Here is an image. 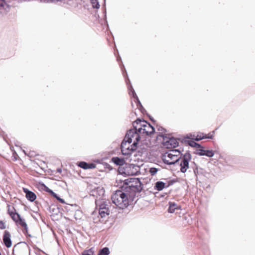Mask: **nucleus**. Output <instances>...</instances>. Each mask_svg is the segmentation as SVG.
I'll return each mask as SVG.
<instances>
[{
  "instance_id": "a211bd4d",
  "label": "nucleus",
  "mask_w": 255,
  "mask_h": 255,
  "mask_svg": "<svg viewBox=\"0 0 255 255\" xmlns=\"http://www.w3.org/2000/svg\"><path fill=\"white\" fill-rule=\"evenodd\" d=\"M178 206L175 202H170L169 203V208L168 211L169 213H173L175 212L176 209H177Z\"/></svg>"
},
{
  "instance_id": "c85d7f7f",
  "label": "nucleus",
  "mask_w": 255,
  "mask_h": 255,
  "mask_svg": "<svg viewBox=\"0 0 255 255\" xmlns=\"http://www.w3.org/2000/svg\"><path fill=\"white\" fill-rule=\"evenodd\" d=\"M17 215H19V214L16 212H14V213L10 212V217L13 220V221H14L15 223L17 222V219H18Z\"/></svg>"
},
{
  "instance_id": "b1692460",
  "label": "nucleus",
  "mask_w": 255,
  "mask_h": 255,
  "mask_svg": "<svg viewBox=\"0 0 255 255\" xmlns=\"http://www.w3.org/2000/svg\"><path fill=\"white\" fill-rule=\"evenodd\" d=\"M134 137H135V140H134L133 143L129 146L130 147V150H131L132 152L135 151L136 149L137 143L139 141L137 140V136H134Z\"/></svg>"
},
{
  "instance_id": "c03bdc74",
  "label": "nucleus",
  "mask_w": 255,
  "mask_h": 255,
  "mask_svg": "<svg viewBox=\"0 0 255 255\" xmlns=\"http://www.w3.org/2000/svg\"><path fill=\"white\" fill-rule=\"evenodd\" d=\"M117 60L118 61H121L122 60L120 56H119L118 57H117Z\"/></svg>"
},
{
  "instance_id": "e433bc0d",
  "label": "nucleus",
  "mask_w": 255,
  "mask_h": 255,
  "mask_svg": "<svg viewBox=\"0 0 255 255\" xmlns=\"http://www.w3.org/2000/svg\"><path fill=\"white\" fill-rule=\"evenodd\" d=\"M55 198L61 203L64 204L65 203L64 200L61 198L59 196H58V195H56Z\"/></svg>"
},
{
  "instance_id": "cd10ccee",
  "label": "nucleus",
  "mask_w": 255,
  "mask_h": 255,
  "mask_svg": "<svg viewBox=\"0 0 255 255\" xmlns=\"http://www.w3.org/2000/svg\"><path fill=\"white\" fill-rule=\"evenodd\" d=\"M78 166L83 168V169H88V163L85 162V161H81V162H79L78 164Z\"/></svg>"
},
{
  "instance_id": "412c9836",
  "label": "nucleus",
  "mask_w": 255,
  "mask_h": 255,
  "mask_svg": "<svg viewBox=\"0 0 255 255\" xmlns=\"http://www.w3.org/2000/svg\"><path fill=\"white\" fill-rule=\"evenodd\" d=\"M165 153L170 154H174V156H182L184 154L181 153L180 151L178 149H172L170 150L168 152H165Z\"/></svg>"
},
{
  "instance_id": "bb28decb",
  "label": "nucleus",
  "mask_w": 255,
  "mask_h": 255,
  "mask_svg": "<svg viewBox=\"0 0 255 255\" xmlns=\"http://www.w3.org/2000/svg\"><path fill=\"white\" fill-rule=\"evenodd\" d=\"M122 154L125 155H130L132 153L131 150H130V146H128L127 148H125V149H123V151H122Z\"/></svg>"
},
{
  "instance_id": "423d86ee",
  "label": "nucleus",
  "mask_w": 255,
  "mask_h": 255,
  "mask_svg": "<svg viewBox=\"0 0 255 255\" xmlns=\"http://www.w3.org/2000/svg\"><path fill=\"white\" fill-rule=\"evenodd\" d=\"M97 207H99V214L101 218H105L110 214V207L111 205L108 201L104 200L96 201Z\"/></svg>"
},
{
  "instance_id": "1a4fd4ad",
  "label": "nucleus",
  "mask_w": 255,
  "mask_h": 255,
  "mask_svg": "<svg viewBox=\"0 0 255 255\" xmlns=\"http://www.w3.org/2000/svg\"><path fill=\"white\" fill-rule=\"evenodd\" d=\"M174 154L164 153L162 155V159L163 162L167 165H176L180 161L181 156H174Z\"/></svg>"
},
{
  "instance_id": "6ab92c4d",
  "label": "nucleus",
  "mask_w": 255,
  "mask_h": 255,
  "mask_svg": "<svg viewBox=\"0 0 255 255\" xmlns=\"http://www.w3.org/2000/svg\"><path fill=\"white\" fill-rule=\"evenodd\" d=\"M9 9V5L6 3L4 0H0V12L2 10L8 11Z\"/></svg>"
},
{
  "instance_id": "f3484780",
  "label": "nucleus",
  "mask_w": 255,
  "mask_h": 255,
  "mask_svg": "<svg viewBox=\"0 0 255 255\" xmlns=\"http://www.w3.org/2000/svg\"><path fill=\"white\" fill-rule=\"evenodd\" d=\"M112 160L115 164L120 166H123L125 164H127L123 158L119 157H114L112 158Z\"/></svg>"
},
{
  "instance_id": "4468645a",
  "label": "nucleus",
  "mask_w": 255,
  "mask_h": 255,
  "mask_svg": "<svg viewBox=\"0 0 255 255\" xmlns=\"http://www.w3.org/2000/svg\"><path fill=\"white\" fill-rule=\"evenodd\" d=\"M17 218L18 219L16 223L24 228L23 232L26 234L28 232V228L25 220L21 217L20 215H17Z\"/></svg>"
},
{
  "instance_id": "0eeeda50",
  "label": "nucleus",
  "mask_w": 255,
  "mask_h": 255,
  "mask_svg": "<svg viewBox=\"0 0 255 255\" xmlns=\"http://www.w3.org/2000/svg\"><path fill=\"white\" fill-rule=\"evenodd\" d=\"M192 158V155L189 151H187L180 158V161L177 165L180 167V171L181 172L184 173L189 168V162Z\"/></svg>"
},
{
  "instance_id": "f03ea898",
  "label": "nucleus",
  "mask_w": 255,
  "mask_h": 255,
  "mask_svg": "<svg viewBox=\"0 0 255 255\" xmlns=\"http://www.w3.org/2000/svg\"><path fill=\"white\" fill-rule=\"evenodd\" d=\"M128 197H129V195L127 192L120 189L112 195L111 199L113 203L118 207L123 209L127 208L129 204Z\"/></svg>"
},
{
  "instance_id": "ddd939ff",
  "label": "nucleus",
  "mask_w": 255,
  "mask_h": 255,
  "mask_svg": "<svg viewBox=\"0 0 255 255\" xmlns=\"http://www.w3.org/2000/svg\"><path fill=\"white\" fill-rule=\"evenodd\" d=\"M23 191L25 193L26 198L28 201L33 202L36 199V196L34 192L25 188H23Z\"/></svg>"
},
{
  "instance_id": "5701e85b",
  "label": "nucleus",
  "mask_w": 255,
  "mask_h": 255,
  "mask_svg": "<svg viewBox=\"0 0 255 255\" xmlns=\"http://www.w3.org/2000/svg\"><path fill=\"white\" fill-rule=\"evenodd\" d=\"M188 143L191 147H196V148L202 147V146L201 145H200L199 143L195 142L193 140H188Z\"/></svg>"
},
{
  "instance_id": "de8ad7c7",
  "label": "nucleus",
  "mask_w": 255,
  "mask_h": 255,
  "mask_svg": "<svg viewBox=\"0 0 255 255\" xmlns=\"http://www.w3.org/2000/svg\"><path fill=\"white\" fill-rule=\"evenodd\" d=\"M15 247H16V245H15V246H14V248H13V252H12V253H13V252H14V248H15Z\"/></svg>"
},
{
  "instance_id": "c756f323",
  "label": "nucleus",
  "mask_w": 255,
  "mask_h": 255,
  "mask_svg": "<svg viewBox=\"0 0 255 255\" xmlns=\"http://www.w3.org/2000/svg\"><path fill=\"white\" fill-rule=\"evenodd\" d=\"M203 139H205V135L203 133H200L194 138L195 141H199Z\"/></svg>"
},
{
  "instance_id": "6e6552de",
  "label": "nucleus",
  "mask_w": 255,
  "mask_h": 255,
  "mask_svg": "<svg viewBox=\"0 0 255 255\" xmlns=\"http://www.w3.org/2000/svg\"><path fill=\"white\" fill-rule=\"evenodd\" d=\"M162 137V143L167 148H175L178 146L177 139L173 137L167 136L165 134L160 135Z\"/></svg>"
},
{
  "instance_id": "7c9ffc66",
  "label": "nucleus",
  "mask_w": 255,
  "mask_h": 255,
  "mask_svg": "<svg viewBox=\"0 0 255 255\" xmlns=\"http://www.w3.org/2000/svg\"><path fill=\"white\" fill-rule=\"evenodd\" d=\"M214 155V152L212 150H205L204 155L209 157H212Z\"/></svg>"
},
{
  "instance_id": "473e14b6",
  "label": "nucleus",
  "mask_w": 255,
  "mask_h": 255,
  "mask_svg": "<svg viewBox=\"0 0 255 255\" xmlns=\"http://www.w3.org/2000/svg\"><path fill=\"white\" fill-rule=\"evenodd\" d=\"M82 255H94V252L92 249L84 251L82 253Z\"/></svg>"
},
{
  "instance_id": "aec40b11",
  "label": "nucleus",
  "mask_w": 255,
  "mask_h": 255,
  "mask_svg": "<svg viewBox=\"0 0 255 255\" xmlns=\"http://www.w3.org/2000/svg\"><path fill=\"white\" fill-rule=\"evenodd\" d=\"M165 183L162 181H157L155 183L154 189L157 191H161L165 187Z\"/></svg>"
},
{
  "instance_id": "20e7f679",
  "label": "nucleus",
  "mask_w": 255,
  "mask_h": 255,
  "mask_svg": "<svg viewBox=\"0 0 255 255\" xmlns=\"http://www.w3.org/2000/svg\"><path fill=\"white\" fill-rule=\"evenodd\" d=\"M142 122L140 119L138 118L136 121L132 123L133 128L127 131V137L129 136L133 138L134 136H137V140H140V136L142 129Z\"/></svg>"
},
{
  "instance_id": "79ce46f5",
  "label": "nucleus",
  "mask_w": 255,
  "mask_h": 255,
  "mask_svg": "<svg viewBox=\"0 0 255 255\" xmlns=\"http://www.w3.org/2000/svg\"><path fill=\"white\" fill-rule=\"evenodd\" d=\"M51 195H52L53 197L55 198L56 195H57L55 192H54L53 191L51 192V193L50 194Z\"/></svg>"
},
{
  "instance_id": "ea45409f",
  "label": "nucleus",
  "mask_w": 255,
  "mask_h": 255,
  "mask_svg": "<svg viewBox=\"0 0 255 255\" xmlns=\"http://www.w3.org/2000/svg\"><path fill=\"white\" fill-rule=\"evenodd\" d=\"M44 190L45 191H46L47 192L49 193V194H50L51 193V192H52V190H51L50 189H49L48 187H47L46 186L44 185Z\"/></svg>"
},
{
  "instance_id": "09e8293b",
  "label": "nucleus",
  "mask_w": 255,
  "mask_h": 255,
  "mask_svg": "<svg viewBox=\"0 0 255 255\" xmlns=\"http://www.w3.org/2000/svg\"><path fill=\"white\" fill-rule=\"evenodd\" d=\"M53 212H55V210H54V209H53Z\"/></svg>"
},
{
  "instance_id": "72a5a7b5",
  "label": "nucleus",
  "mask_w": 255,
  "mask_h": 255,
  "mask_svg": "<svg viewBox=\"0 0 255 255\" xmlns=\"http://www.w3.org/2000/svg\"><path fill=\"white\" fill-rule=\"evenodd\" d=\"M157 129L160 131V134L158 135L159 136H160V135L163 134V133L166 131V129L161 127H159Z\"/></svg>"
},
{
  "instance_id": "8fccbe9b",
  "label": "nucleus",
  "mask_w": 255,
  "mask_h": 255,
  "mask_svg": "<svg viewBox=\"0 0 255 255\" xmlns=\"http://www.w3.org/2000/svg\"><path fill=\"white\" fill-rule=\"evenodd\" d=\"M53 212H55V210H54V209H53Z\"/></svg>"
},
{
  "instance_id": "2eb2a0df",
  "label": "nucleus",
  "mask_w": 255,
  "mask_h": 255,
  "mask_svg": "<svg viewBox=\"0 0 255 255\" xmlns=\"http://www.w3.org/2000/svg\"><path fill=\"white\" fill-rule=\"evenodd\" d=\"M132 137L130 136L128 137H127V134L125 135V138L124 140L122 141L121 143V151H123V149H125V148H127L128 146H129V144L131 143L132 139Z\"/></svg>"
},
{
  "instance_id": "a19ab883",
  "label": "nucleus",
  "mask_w": 255,
  "mask_h": 255,
  "mask_svg": "<svg viewBox=\"0 0 255 255\" xmlns=\"http://www.w3.org/2000/svg\"><path fill=\"white\" fill-rule=\"evenodd\" d=\"M104 18L105 19V21L106 23H107V12H106V8H105L104 10Z\"/></svg>"
},
{
  "instance_id": "f257e3e1",
  "label": "nucleus",
  "mask_w": 255,
  "mask_h": 255,
  "mask_svg": "<svg viewBox=\"0 0 255 255\" xmlns=\"http://www.w3.org/2000/svg\"><path fill=\"white\" fill-rule=\"evenodd\" d=\"M117 182L118 183L119 188L127 192L129 197L135 196L136 193L141 192L143 188V184L138 178H129L124 180H117Z\"/></svg>"
},
{
  "instance_id": "f8f14e48",
  "label": "nucleus",
  "mask_w": 255,
  "mask_h": 255,
  "mask_svg": "<svg viewBox=\"0 0 255 255\" xmlns=\"http://www.w3.org/2000/svg\"><path fill=\"white\" fill-rule=\"evenodd\" d=\"M10 234L9 232L6 230L4 232L3 236V244L7 248H10L12 245V242L10 239Z\"/></svg>"
},
{
  "instance_id": "9b49d317",
  "label": "nucleus",
  "mask_w": 255,
  "mask_h": 255,
  "mask_svg": "<svg viewBox=\"0 0 255 255\" xmlns=\"http://www.w3.org/2000/svg\"><path fill=\"white\" fill-rule=\"evenodd\" d=\"M142 129L141 133L140 134L145 135H151L152 134L155 132L154 128L151 126L149 123H147L145 121L143 120L142 122Z\"/></svg>"
},
{
  "instance_id": "9d476101",
  "label": "nucleus",
  "mask_w": 255,
  "mask_h": 255,
  "mask_svg": "<svg viewBox=\"0 0 255 255\" xmlns=\"http://www.w3.org/2000/svg\"><path fill=\"white\" fill-rule=\"evenodd\" d=\"M135 167L134 165L132 164H125L123 166H120L118 169V171L120 173L123 174H126L128 175H134L135 174L136 172L131 171Z\"/></svg>"
},
{
  "instance_id": "39448f33",
  "label": "nucleus",
  "mask_w": 255,
  "mask_h": 255,
  "mask_svg": "<svg viewBox=\"0 0 255 255\" xmlns=\"http://www.w3.org/2000/svg\"><path fill=\"white\" fill-rule=\"evenodd\" d=\"M142 122L140 119L138 118L136 121L132 123L133 128L127 131V137L129 136L133 138L134 136H137V140H140V136L142 129Z\"/></svg>"
},
{
  "instance_id": "a18cd8bd",
  "label": "nucleus",
  "mask_w": 255,
  "mask_h": 255,
  "mask_svg": "<svg viewBox=\"0 0 255 255\" xmlns=\"http://www.w3.org/2000/svg\"><path fill=\"white\" fill-rule=\"evenodd\" d=\"M211 133V134H213V135L214 136V134L215 133V130L212 131Z\"/></svg>"
},
{
  "instance_id": "4be33fe9",
  "label": "nucleus",
  "mask_w": 255,
  "mask_h": 255,
  "mask_svg": "<svg viewBox=\"0 0 255 255\" xmlns=\"http://www.w3.org/2000/svg\"><path fill=\"white\" fill-rule=\"evenodd\" d=\"M110 254L109 249L107 247H105L99 251L98 255H109Z\"/></svg>"
},
{
  "instance_id": "dca6fc26",
  "label": "nucleus",
  "mask_w": 255,
  "mask_h": 255,
  "mask_svg": "<svg viewBox=\"0 0 255 255\" xmlns=\"http://www.w3.org/2000/svg\"><path fill=\"white\" fill-rule=\"evenodd\" d=\"M192 163L194 164V166L192 167L193 172L197 180L198 176L203 174V169L199 167L194 162H193Z\"/></svg>"
},
{
  "instance_id": "49530a36",
  "label": "nucleus",
  "mask_w": 255,
  "mask_h": 255,
  "mask_svg": "<svg viewBox=\"0 0 255 255\" xmlns=\"http://www.w3.org/2000/svg\"><path fill=\"white\" fill-rule=\"evenodd\" d=\"M150 119L151 121H152V122H155L154 120L152 118H150Z\"/></svg>"
},
{
  "instance_id": "393cba45",
  "label": "nucleus",
  "mask_w": 255,
  "mask_h": 255,
  "mask_svg": "<svg viewBox=\"0 0 255 255\" xmlns=\"http://www.w3.org/2000/svg\"><path fill=\"white\" fill-rule=\"evenodd\" d=\"M199 149H197L196 150L195 153L200 156H204L205 154V149H204L203 147L199 148Z\"/></svg>"
},
{
  "instance_id": "c9c22d12",
  "label": "nucleus",
  "mask_w": 255,
  "mask_h": 255,
  "mask_svg": "<svg viewBox=\"0 0 255 255\" xmlns=\"http://www.w3.org/2000/svg\"><path fill=\"white\" fill-rule=\"evenodd\" d=\"M6 228V226L5 223L2 221H0V229L1 230L4 229Z\"/></svg>"
},
{
  "instance_id": "2f4dec72",
  "label": "nucleus",
  "mask_w": 255,
  "mask_h": 255,
  "mask_svg": "<svg viewBox=\"0 0 255 255\" xmlns=\"http://www.w3.org/2000/svg\"><path fill=\"white\" fill-rule=\"evenodd\" d=\"M159 170V168H155V167H151L149 169V172L151 174V175L153 176L154 175L157 171Z\"/></svg>"
},
{
  "instance_id": "a878e982",
  "label": "nucleus",
  "mask_w": 255,
  "mask_h": 255,
  "mask_svg": "<svg viewBox=\"0 0 255 255\" xmlns=\"http://www.w3.org/2000/svg\"><path fill=\"white\" fill-rule=\"evenodd\" d=\"M92 7L94 8L98 9L100 7V4L98 0H90Z\"/></svg>"
},
{
  "instance_id": "f704fd0d",
  "label": "nucleus",
  "mask_w": 255,
  "mask_h": 255,
  "mask_svg": "<svg viewBox=\"0 0 255 255\" xmlns=\"http://www.w3.org/2000/svg\"><path fill=\"white\" fill-rule=\"evenodd\" d=\"M7 207H8L7 213L8 214V215L9 216H10V212L14 213V212H15V209L14 207H12V210H11V209L10 208V205H8Z\"/></svg>"
},
{
  "instance_id": "4c0bfd02",
  "label": "nucleus",
  "mask_w": 255,
  "mask_h": 255,
  "mask_svg": "<svg viewBox=\"0 0 255 255\" xmlns=\"http://www.w3.org/2000/svg\"><path fill=\"white\" fill-rule=\"evenodd\" d=\"M88 169H94L96 167V165L94 163H88Z\"/></svg>"
},
{
  "instance_id": "58836bf2",
  "label": "nucleus",
  "mask_w": 255,
  "mask_h": 255,
  "mask_svg": "<svg viewBox=\"0 0 255 255\" xmlns=\"http://www.w3.org/2000/svg\"><path fill=\"white\" fill-rule=\"evenodd\" d=\"M205 135V139L209 138V139H212L214 137L213 135V134H211V133H209L208 135L204 134Z\"/></svg>"
},
{
  "instance_id": "7ed1b4c3",
  "label": "nucleus",
  "mask_w": 255,
  "mask_h": 255,
  "mask_svg": "<svg viewBox=\"0 0 255 255\" xmlns=\"http://www.w3.org/2000/svg\"><path fill=\"white\" fill-rule=\"evenodd\" d=\"M121 69L123 71V74L124 76L126 78V82L127 85L129 95L130 96H132V97L134 99V102L136 104L137 107L138 108L139 111L142 113L143 114L145 112H146V111L144 109V108H143V107L142 106L137 96L136 95V94L134 90L133 89V88L132 86L130 81L128 77V74L126 71V68L123 63H122V67H121Z\"/></svg>"
},
{
  "instance_id": "37998d69",
  "label": "nucleus",
  "mask_w": 255,
  "mask_h": 255,
  "mask_svg": "<svg viewBox=\"0 0 255 255\" xmlns=\"http://www.w3.org/2000/svg\"><path fill=\"white\" fill-rule=\"evenodd\" d=\"M62 172V169L58 168L56 169V173H61Z\"/></svg>"
}]
</instances>
